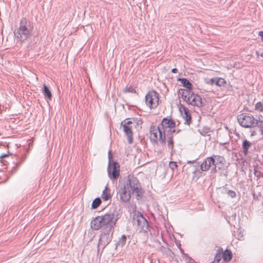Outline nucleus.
I'll list each match as a JSON object with an SVG mask.
<instances>
[{
  "mask_svg": "<svg viewBox=\"0 0 263 263\" xmlns=\"http://www.w3.org/2000/svg\"><path fill=\"white\" fill-rule=\"evenodd\" d=\"M175 126L176 123L173 119L164 118L161 123L157 126H151V140L155 143L159 141L161 144L164 145L166 143V133L168 135L175 133L176 129L174 128Z\"/></svg>",
  "mask_w": 263,
  "mask_h": 263,
  "instance_id": "nucleus-1",
  "label": "nucleus"
},
{
  "mask_svg": "<svg viewBox=\"0 0 263 263\" xmlns=\"http://www.w3.org/2000/svg\"><path fill=\"white\" fill-rule=\"evenodd\" d=\"M119 218V212L116 208H113L104 215L94 218L91 221V228L94 230L101 228L112 230Z\"/></svg>",
  "mask_w": 263,
  "mask_h": 263,
  "instance_id": "nucleus-2",
  "label": "nucleus"
},
{
  "mask_svg": "<svg viewBox=\"0 0 263 263\" xmlns=\"http://www.w3.org/2000/svg\"><path fill=\"white\" fill-rule=\"evenodd\" d=\"M33 27L31 22L26 17H23L20 22L19 27L15 33L17 40L23 42L31 36L32 33Z\"/></svg>",
  "mask_w": 263,
  "mask_h": 263,
  "instance_id": "nucleus-3",
  "label": "nucleus"
},
{
  "mask_svg": "<svg viewBox=\"0 0 263 263\" xmlns=\"http://www.w3.org/2000/svg\"><path fill=\"white\" fill-rule=\"evenodd\" d=\"M113 231L112 230L102 229L98 243V253L101 249L102 251L110 243L112 239Z\"/></svg>",
  "mask_w": 263,
  "mask_h": 263,
  "instance_id": "nucleus-4",
  "label": "nucleus"
},
{
  "mask_svg": "<svg viewBox=\"0 0 263 263\" xmlns=\"http://www.w3.org/2000/svg\"><path fill=\"white\" fill-rule=\"evenodd\" d=\"M237 120L241 126L246 128L254 126L257 124L256 122H258L253 115L246 113H242L238 115Z\"/></svg>",
  "mask_w": 263,
  "mask_h": 263,
  "instance_id": "nucleus-5",
  "label": "nucleus"
},
{
  "mask_svg": "<svg viewBox=\"0 0 263 263\" xmlns=\"http://www.w3.org/2000/svg\"><path fill=\"white\" fill-rule=\"evenodd\" d=\"M159 95L154 90L149 91L145 96L146 105L151 109L156 108L159 105Z\"/></svg>",
  "mask_w": 263,
  "mask_h": 263,
  "instance_id": "nucleus-6",
  "label": "nucleus"
},
{
  "mask_svg": "<svg viewBox=\"0 0 263 263\" xmlns=\"http://www.w3.org/2000/svg\"><path fill=\"white\" fill-rule=\"evenodd\" d=\"M213 160L211 166V172L216 173L224 170L226 163L225 158L220 155H213L210 157Z\"/></svg>",
  "mask_w": 263,
  "mask_h": 263,
  "instance_id": "nucleus-7",
  "label": "nucleus"
},
{
  "mask_svg": "<svg viewBox=\"0 0 263 263\" xmlns=\"http://www.w3.org/2000/svg\"><path fill=\"white\" fill-rule=\"evenodd\" d=\"M125 185L127 188L129 186L137 196H142L141 185L136 177L129 176Z\"/></svg>",
  "mask_w": 263,
  "mask_h": 263,
  "instance_id": "nucleus-8",
  "label": "nucleus"
},
{
  "mask_svg": "<svg viewBox=\"0 0 263 263\" xmlns=\"http://www.w3.org/2000/svg\"><path fill=\"white\" fill-rule=\"evenodd\" d=\"M133 123V122L129 120L128 119L124 120L121 123V125L123 126V130L127 136L128 142L129 144H131L133 141L132 125Z\"/></svg>",
  "mask_w": 263,
  "mask_h": 263,
  "instance_id": "nucleus-9",
  "label": "nucleus"
},
{
  "mask_svg": "<svg viewBox=\"0 0 263 263\" xmlns=\"http://www.w3.org/2000/svg\"><path fill=\"white\" fill-rule=\"evenodd\" d=\"M213 162V160L210 159V157L206 158L204 161L200 163L198 162L197 163V165L194 166L196 168V169L194 171V173L198 172L199 170H198V167L200 168V170L202 172H206L209 171L212 166L211 163Z\"/></svg>",
  "mask_w": 263,
  "mask_h": 263,
  "instance_id": "nucleus-10",
  "label": "nucleus"
},
{
  "mask_svg": "<svg viewBox=\"0 0 263 263\" xmlns=\"http://www.w3.org/2000/svg\"><path fill=\"white\" fill-rule=\"evenodd\" d=\"M118 194L119 195L120 201L123 202H128L131 197L130 193L127 191V187L125 185L119 187Z\"/></svg>",
  "mask_w": 263,
  "mask_h": 263,
  "instance_id": "nucleus-11",
  "label": "nucleus"
},
{
  "mask_svg": "<svg viewBox=\"0 0 263 263\" xmlns=\"http://www.w3.org/2000/svg\"><path fill=\"white\" fill-rule=\"evenodd\" d=\"M186 102L189 104L198 107H201L203 106L202 99L200 96L198 94L194 93L192 96H191Z\"/></svg>",
  "mask_w": 263,
  "mask_h": 263,
  "instance_id": "nucleus-12",
  "label": "nucleus"
},
{
  "mask_svg": "<svg viewBox=\"0 0 263 263\" xmlns=\"http://www.w3.org/2000/svg\"><path fill=\"white\" fill-rule=\"evenodd\" d=\"M110 174L108 172V175L111 179L116 180L120 175V165L118 162L112 161L111 167L109 169Z\"/></svg>",
  "mask_w": 263,
  "mask_h": 263,
  "instance_id": "nucleus-13",
  "label": "nucleus"
},
{
  "mask_svg": "<svg viewBox=\"0 0 263 263\" xmlns=\"http://www.w3.org/2000/svg\"><path fill=\"white\" fill-rule=\"evenodd\" d=\"M145 218L140 212H135L133 216V221L134 224L137 227L141 223L142 220Z\"/></svg>",
  "mask_w": 263,
  "mask_h": 263,
  "instance_id": "nucleus-14",
  "label": "nucleus"
},
{
  "mask_svg": "<svg viewBox=\"0 0 263 263\" xmlns=\"http://www.w3.org/2000/svg\"><path fill=\"white\" fill-rule=\"evenodd\" d=\"M138 228L140 230V232L147 233L148 232L150 231L149 226L146 218H144V219L142 221L141 223L138 226Z\"/></svg>",
  "mask_w": 263,
  "mask_h": 263,
  "instance_id": "nucleus-15",
  "label": "nucleus"
},
{
  "mask_svg": "<svg viewBox=\"0 0 263 263\" xmlns=\"http://www.w3.org/2000/svg\"><path fill=\"white\" fill-rule=\"evenodd\" d=\"M159 250L163 253V255L170 257L171 259H173L175 257L174 253L169 248L161 246Z\"/></svg>",
  "mask_w": 263,
  "mask_h": 263,
  "instance_id": "nucleus-16",
  "label": "nucleus"
},
{
  "mask_svg": "<svg viewBox=\"0 0 263 263\" xmlns=\"http://www.w3.org/2000/svg\"><path fill=\"white\" fill-rule=\"evenodd\" d=\"M190 89H181L180 90V94L181 95L182 98L184 101H186L190 98L191 96H192L194 93Z\"/></svg>",
  "mask_w": 263,
  "mask_h": 263,
  "instance_id": "nucleus-17",
  "label": "nucleus"
},
{
  "mask_svg": "<svg viewBox=\"0 0 263 263\" xmlns=\"http://www.w3.org/2000/svg\"><path fill=\"white\" fill-rule=\"evenodd\" d=\"M221 254L224 261L228 262L232 259V253L230 250L226 249L224 251H222Z\"/></svg>",
  "mask_w": 263,
  "mask_h": 263,
  "instance_id": "nucleus-18",
  "label": "nucleus"
},
{
  "mask_svg": "<svg viewBox=\"0 0 263 263\" xmlns=\"http://www.w3.org/2000/svg\"><path fill=\"white\" fill-rule=\"evenodd\" d=\"M26 158L25 156H22L21 158H19V160L15 162L14 166L11 170V173H15L18 169L20 166L24 162Z\"/></svg>",
  "mask_w": 263,
  "mask_h": 263,
  "instance_id": "nucleus-19",
  "label": "nucleus"
},
{
  "mask_svg": "<svg viewBox=\"0 0 263 263\" xmlns=\"http://www.w3.org/2000/svg\"><path fill=\"white\" fill-rule=\"evenodd\" d=\"M101 197L104 201L108 200L111 198L110 190L108 189L107 186L103 191L102 194L101 195Z\"/></svg>",
  "mask_w": 263,
  "mask_h": 263,
  "instance_id": "nucleus-20",
  "label": "nucleus"
},
{
  "mask_svg": "<svg viewBox=\"0 0 263 263\" xmlns=\"http://www.w3.org/2000/svg\"><path fill=\"white\" fill-rule=\"evenodd\" d=\"M251 146V143L247 140V139H245L243 140L242 144V151L245 155H247L248 153V151L249 148Z\"/></svg>",
  "mask_w": 263,
  "mask_h": 263,
  "instance_id": "nucleus-21",
  "label": "nucleus"
},
{
  "mask_svg": "<svg viewBox=\"0 0 263 263\" xmlns=\"http://www.w3.org/2000/svg\"><path fill=\"white\" fill-rule=\"evenodd\" d=\"M178 81L181 82L182 85L187 89H192V84L186 78H179Z\"/></svg>",
  "mask_w": 263,
  "mask_h": 263,
  "instance_id": "nucleus-22",
  "label": "nucleus"
},
{
  "mask_svg": "<svg viewBox=\"0 0 263 263\" xmlns=\"http://www.w3.org/2000/svg\"><path fill=\"white\" fill-rule=\"evenodd\" d=\"M182 116L185 120V123L190 125L192 121V118L189 110L182 113Z\"/></svg>",
  "mask_w": 263,
  "mask_h": 263,
  "instance_id": "nucleus-23",
  "label": "nucleus"
},
{
  "mask_svg": "<svg viewBox=\"0 0 263 263\" xmlns=\"http://www.w3.org/2000/svg\"><path fill=\"white\" fill-rule=\"evenodd\" d=\"M222 252V248L221 247L217 249V252L215 255L214 259L213 261L214 263H219V262L221 258H222V256L221 255Z\"/></svg>",
  "mask_w": 263,
  "mask_h": 263,
  "instance_id": "nucleus-24",
  "label": "nucleus"
},
{
  "mask_svg": "<svg viewBox=\"0 0 263 263\" xmlns=\"http://www.w3.org/2000/svg\"><path fill=\"white\" fill-rule=\"evenodd\" d=\"M43 93L45 98H47L49 100H51L52 98V95L50 90H49L48 87L46 86L45 84H44L43 89Z\"/></svg>",
  "mask_w": 263,
  "mask_h": 263,
  "instance_id": "nucleus-25",
  "label": "nucleus"
},
{
  "mask_svg": "<svg viewBox=\"0 0 263 263\" xmlns=\"http://www.w3.org/2000/svg\"><path fill=\"white\" fill-rule=\"evenodd\" d=\"M179 249L181 253H182L181 258L184 260L185 263H189L192 260V258L190 257L187 254L184 253L183 249L181 248L180 245H179Z\"/></svg>",
  "mask_w": 263,
  "mask_h": 263,
  "instance_id": "nucleus-26",
  "label": "nucleus"
},
{
  "mask_svg": "<svg viewBox=\"0 0 263 263\" xmlns=\"http://www.w3.org/2000/svg\"><path fill=\"white\" fill-rule=\"evenodd\" d=\"M167 147L169 149H171V151H173L174 148V141H173V137L171 136V135L168 134V138L167 140Z\"/></svg>",
  "mask_w": 263,
  "mask_h": 263,
  "instance_id": "nucleus-27",
  "label": "nucleus"
},
{
  "mask_svg": "<svg viewBox=\"0 0 263 263\" xmlns=\"http://www.w3.org/2000/svg\"><path fill=\"white\" fill-rule=\"evenodd\" d=\"M101 200L100 198L99 197H97L96 198H95L92 203H91V209H97L98 207L99 206V205L101 204Z\"/></svg>",
  "mask_w": 263,
  "mask_h": 263,
  "instance_id": "nucleus-28",
  "label": "nucleus"
},
{
  "mask_svg": "<svg viewBox=\"0 0 263 263\" xmlns=\"http://www.w3.org/2000/svg\"><path fill=\"white\" fill-rule=\"evenodd\" d=\"M123 92H125V93H127V92L133 93H137V91H136V88L134 87V86H128H128L126 87L124 89Z\"/></svg>",
  "mask_w": 263,
  "mask_h": 263,
  "instance_id": "nucleus-29",
  "label": "nucleus"
},
{
  "mask_svg": "<svg viewBox=\"0 0 263 263\" xmlns=\"http://www.w3.org/2000/svg\"><path fill=\"white\" fill-rule=\"evenodd\" d=\"M257 168H258L257 166H254V174L257 178L256 180H258L260 177H263V173L260 171H258Z\"/></svg>",
  "mask_w": 263,
  "mask_h": 263,
  "instance_id": "nucleus-30",
  "label": "nucleus"
},
{
  "mask_svg": "<svg viewBox=\"0 0 263 263\" xmlns=\"http://www.w3.org/2000/svg\"><path fill=\"white\" fill-rule=\"evenodd\" d=\"M108 168H107V172H108L110 174L109 172V169L111 167V164H112V155L111 154V151H109L108 152Z\"/></svg>",
  "mask_w": 263,
  "mask_h": 263,
  "instance_id": "nucleus-31",
  "label": "nucleus"
},
{
  "mask_svg": "<svg viewBox=\"0 0 263 263\" xmlns=\"http://www.w3.org/2000/svg\"><path fill=\"white\" fill-rule=\"evenodd\" d=\"M256 123L259 128V131L260 133V135L261 136V138H263V121H259L256 122Z\"/></svg>",
  "mask_w": 263,
  "mask_h": 263,
  "instance_id": "nucleus-32",
  "label": "nucleus"
},
{
  "mask_svg": "<svg viewBox=\"0 0 263 263\" xmlns=\"http://www.w3.org/2000/svg\"><path fill=\"white\" fill-rule=\"evenodd\" d=\"M255 109L259 112H262L263 111V102H258L257 103H256V104L255 105Z\"/></svg>",
  "mask_w": 263,
  "mask_h": 263,
  "instance_id": "nucleus-33",
  "label": "nucleus"
},
{
  "mask_svg": "<svg viewBox=\"0 0 263 263\" xmlns=\"http://www.w3.org/2000/svg\"><path fill=\"white\" fill-rule=\"evenodd\" d=\"M225 193L227 194L232 198H234L236 197V194L235 191L233 190H227L226 188H225Z\"/></svg>",
  "mask_w": 263,
  "mask_h": 263,
  "instance_id": "nucleus-34",
  "label": "nucleus"
},
{
  "mask_svg": "<svg viewBox=\"0 0 263 263\" xmlns=\"http://www.w3.org/2000/svg\"><path fill=\"white\" fill-rule=\"evenodd\" d=\"M126 241V236L125 235H122V237L120 238L119 240V244L121 246H123L125 245Z\"/></svg>",
  "mask_w": 263,
  "mask_h": 263,
  "instance_id": "nucleus-35",
  "label": "nucleus"
},
{
  "mask_svg": "<svg viewBox=\"0 0 263 263\" xmlns=\"http://www.w3.org/2000/svg\"><path fill=\"white\" fill-rule=\"evenodd\" d=\"M218 86H220V87L223 86L226 84V80L223 78H218Z\"/></svg>",
  "mask_w": 263,
  "mask_h": 263,
  "instance_id": "nucleus-36",
  "label": "nucleus"
},
{
  "mask_svg": "<svg viewBox=\"0 0 263 263\" xmlns=\"http://www.w3.org/2000/svg\"><path fill=\"white\" fill-rule=\"evenodd\" d=\"M179 109L181 114L189 110V109L182 104H180V105L179 106Z\"/></svg>",
  "mask_w": 263,
  "mask_h": 263,
  "instance_id": "nucleus-37",
  "label": "nucleus"
},
{
  "mask_svg": "<svg viewBox=\"0 0 263 263\" xmlns=\"http://www.w3.org/2000/svg\"><path fill=\"white\" fill-rule=\"evenodd\" d=\"M170 167L173 170H174L175 169H177L178 165L177 164V163L174 161H171L169 163Z\"/></svg>",
  "mask_w": 263,
  "mask_h": 263,
  "instance_id": "nucleus-38",
  "label": "nucleus"
},
{
  "mask_svg": "<svg viewBox=\"0 0 263 263\" xmlns=\"http://www.w3.org/2000/svg\"><path fill=\"white\" fill-rule=\"evenodd\" d=\"M215 78H212L210 80V82H208V83L213 85L215 83Z\"/></svg>",
  "mask_w": 263,
  "mask_h": 263,
  "instance_id": "nucleus-39",
  "label": "nucleus"
},
{
  "mask_svg": "<svg viewBox=\"0 0 263 263\" xmlns=\"http://www.w3.org/2000/svg\"><path fill=\"white\" fill-rule=\"evenodd\" d=\"M258 35L261 37L262 40H263V31H260L259 32Z\"/></svg>",
  "mask_w": 263,
  "mask_h": 263,
  "instance_id": "nucleus-40",
  "label": "nucleus"
},
{
  "mask_svg": "<svg viewBox=\"0 0 263 263\" xmlns=\"http://www.w3.org/2000/svg\"><path fill=\"white\" fill-rule=\"evenodd\" d=\"M172 72L176 73L178 72V69L177 68H174L172 69Z\"/></svg>",
  "mask_w": 263,
  "mask_h": 263,
  "instance_id": "nucleus-41",
  "label": "nucleus"
},
{
  "mask_svg": "<svg viewBox=\"0 0 263 263\" xmlns=\"http://www.w3.org/2000/svg\"><path fill=\"white\" fill-rule=\"evenodd\" d=\"M218 78H215V83H214V84H215V85H216L217 86H218Z\"/></svg>",
  "mask_w": 263,
  "mask_h": 263,
  "instance_id": "nucleus-42",
  "label": "nucleus"
},
{
  "mask_svg": "<svg viewBox=\"0 0 263 263\" xmlns=\"http://www.w3.org/2000/svg\"><path fill=\"white\" fill-rule=\"evenodd\" d=\"M256 134V132L254 130V131H253V132H252V133H251V136H253L255 135Z\"/></svg>",
  "mask_w": 263,
  "mask_h": 263,
  "instance_id": "nucleus-43",
  "label": "nucleus"
},
{
  "mask_svg": "<svg viewBox=\"0 0 263 263\" xmlns=\"http://www.w3.org/2000/svg\"><path fill=\"white\" fill-rule=\"evenodd\" d=\"M8 156V155L4 154V155H3L1 156L0 157V158H4V157H6V156Z\"/></svg>",
  "mask_w": 263,
  "mask_h": 263,
  "instance_id": "nucleus-44",
  "label": "nucleus"
},
{
  "mask_svg": "<svg viewBox=\"0 0 263 263\" xmlns=\"http://www.w3.org/2000/svg\"><path fill=\"white\" fill-rule=\"evenodd\" d=\"M194 161H187V163H192V162H194Z\"/></svg>",
  "mask_w": 263,
  "mask_h": 263,
  "instance_id": "nucleus-45",
  "label": "nucleus"
},
{
  "mask_svg": "<svg viewBox=\"0 0 263 263\" xmlns=\"http://www.w3.org/2000/svg\"><path fill=\"white\" fill-rule=\"evenodd\" d=\"M209 130V128L206 129V131H205V133H208Z\"/></svg>",
  "mask_w": 263,
  "mask_h": 263,
  "instance_id": "nucleus-46",
  "label": "nucleus"
},
{
  "mask_svg": "<svg viewBox=\"0 0 263 263\" xmlns=\"http://www.w3.org/2000/svg\"><path fill=\"white\" fill-rule=\"evenodd\" d=\"M180 130H176V132H177V133H178L180 132Z\"/></svg>",
  "mask_w": 263,
  "mask_h": 263,
  "instance_id": "nucleus-47",
  "label": "nucleus"
},
{
  "mask_svg": "<svg viewBox=\"0 0 263 263\" xmlns=\"http://www.w3.org/2000/svg\"><path fill=\"white\" fill-rule=\"evenodd\" d=\"M260 56L263 58V52L260 54Z\"/></svg>",
  "mask_w": 263,
  "mask_h": 263,
  "instance_id": "nucleus-48",
  "label": "nucleus"
},
{
  "mask_svg": "<svg viewBox=\"0 0 263 263\" xmlns=\"http://www.w3.org/2000/svg\"><path fill=\"white\" fill-rule=\"evenodd\" d=\"M256 54H257V55H258V51H256Z\"/></svg>",
  "mask_w": 263,
  "mask_h": 263,
  "instance_id": "nucleus-49",
  "label": "nucleus"
}]
</instances>
